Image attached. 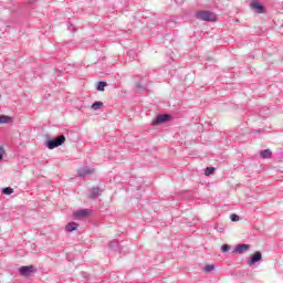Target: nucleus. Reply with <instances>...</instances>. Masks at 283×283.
Instances as JSON below:
<instances>
[{"mask_svg":"<svg viewBox=\"0 0 283 283\" xmlns=\"http://www.w3.org/2000/svg\"><path fill=\"white\" fill-rule=\"evenodd\" d=\"M2 193L4 196H12V193H14V189L10 188V187H7V188H3L2 189Z\"/></svg>","mask_w":283,"mask_h":283,"instance_id":"f3484780","label":"nucleus"},{"mask_svg":"<svg viewBox=\"0 0 283 283\" xmlns=\"http://www.w3.org/2000/svg\"><path fill=\"white\" fill-rule=\"evenodd\" d=\"M36 269L34 265H24L19 269V273L22 274L24 277H29L31 273H34Z\"/></svg>","mask_w":283,"mask_h":283,"instance_id":"423d86ee","label":"nucleus"},{"mask_svg":"<svg viewBox=\"0 0 283 283\" xmlns=\"http://www.w3.org/2000/svg\"><path fill=\"white\" fill-rule=\"evenodd\" d=\"M96 169L90 167V166H84L80 169H77V176L78 178H85V176H92Z\"/></svg>","mask_w":283,"mask_h":283,"instance_id":"7ed1b4c3","label":"nucleus"},{"mask_svg":"<svg viewBox=\"0 0 283 283\" xmlns=\"http://www.w3.org/2000/svg\"><path fill=\"white\" fill-rule=\"evenodd\" d=\"M12 123V117L8 115H0V125Z\"/></svg>","mask_w":283,"mask_h":283,"instance_id":"4468645a","label":"nucleus"},{"mask_svg":"<svg viewBox=\"0 0 283 283\" xmlns=\"http://www.w3.org/2000/svg\"><path fill=\"white\" fill-rule=\"evenodd\" d=\"M66 25L70 32H76V27H74V24H72L70 21L66 22Z\"/></svg>","mask_w":283,"mask_h":283,"instance_id":"412c9836","label":"nucleus"},{"mask_svg":"<svg viewBox=\"0 0 283 283\" xmlns=\"http://www.w3.org/2000/svg\"><path fill=\"white\" fill-rule=\"evenodd\" d=\"M169 120H171V115H168V114L158 115L154 119L153 125H160L163 123H169Z\"/></svg>","mask_w":283,"mask_h":283,"instance_id":"0eeeda50","label":"nucleus"},{"mask_svg":"<svg viewBox=\"0 0 283 283\" xmlns=\"http://www.w3.org/2000/svg\"><path fill=\"white\" fill-rule=\"evenodd\" d=\"M65 143V135L57 136L54 139H50L46 142L48 149H56V147H61Z\"/></svg>","mask_w":283,"mask_h":283,"instance_id":"f03ea898","label":"nucleus"},{"mask_svg":"<svg viewBox=\"0 0 283 283\" xmlns=\"http://www.w3.org/2000/svg\"><path fill=\"white\" fill-rule=\"evenodd\" d=\"M230 219H231L232 222H238V220H240V216H238V214H231V216H230Z\"/></svg>","mask_w":283,"mask_h":283,"instance_id":"5701e85b","label":"nucleus"},{"mask_svg":"<svg viewBox=\"0 0 283 283\" xmlns=\"http://www.w3.org/2000/svg\"><path fill=\"white\" fill-rule=\"evenodd\" d=\"M273 156V151L271 149H264L260 151V158L266 159Z\"/></svg>","mask_w":283,"mask_h":283,"instance_id":"ddd939ff","label":"nucleus"},{"mask_svg":"<svg viewBox=\"0 0 283 283\" xmlns=\"http://www.w3.org/2000/svg\"><path fill=\"white\" fill-rule=\"evenodd\" d=\"M108 249H111V251H118L120 243H118V240H113L108 243Z\"/></svg>","mask_w":283,"mask_h":283,"instance_id":"f8f14e48","label":"nucleus"},{"mask_svg":"<svg viewBox=\"0 0 283 283\" xmlns=\"http://www.w3.org/2000/svg\"><path fill=\"white\" fill-rule=\"evenodd\" d=\"M213 269H216L214 265L208 264L203 268L205 273H211V271H213Z\"/></svg>","mask_w":283,"mask_h":283,"instance_id":"aec40b11","label":"nucleus"},{"mask_svg":"<svg viewBox=\"0 0 283 283\" xmlns=\"http://www.w3.org/2000/svg\"><path fill=\"white\" fill-rule=\"evenodd\" d=\"M135 90H136V92H147V87L140 83H137L135 85Z\"/></svg>","mask_w":283,"mask_h":283,"instance_id":"dca6fc26","label":"nucleus"},{"mask_svg":"<svg viewBox=\"0 0 283 283\" xmlns=\"http://www.w3.org/2000/svg\"><path fill=\"white\" fill-rule=\"evenodd\" d=\"M256 262H262V252L255 251L250 260H248V265L253 266V264H256Z\"/></svg>","mask_w":283,"mask_h":283,"instance_id":"39448f33","label":"nucleus"},{"mask_svg":"<svg viewBox=\"0 0 283 283\" xmlns=\"http://www.w3.org/2000/svg\"><path fill=\"white\" fill-rule=\"evenodd\" d=\"M6 150H3V147L0 146V160H3V154Z\"/></svg>","mask_w":283,"mask_h":283,"instance_id":"393cba45","label":"nucleus"},{"mask_svg":"<svg viewBox=\"0 0 283 283\" xmlns=\"http://www.w3.org/2000/svg\"><path fill=\"white\" fill-rule=\"evenodd\" d=\"M91 107L95 111L101 109V107H103V102H94Z\"/></svg>","mask_w":283,"mask_h":283,"instance_id":"6ab92c4d","label":"nucleus"},{"mask_svg":"<svg viewBox=\"0 0 283 283\" xmlns=\"http://www.w3.org/2000/svg\"><path fill=\"white\" fill-rule=\"evenodd\" d=\"M217 231H219L220 233H222L224 231V229L222 228H217Z\"/></svg>","mask_w":283,"mask_h":283,"instance_id":"a878e982","label":"nucleus"},{"mask_svg":"<svg viewBox=\"0 0 283 283\" xmlns=\"http://www.w3.org/2000/svg\"><path fill=\"white\" fill-rule=\"evenodd\" d=\"M250 6L252 10L256 12V14H264V12H266V9L264 8V6H262V3H260L258 0H252Z\"/></svg>","mask_w":283,"mask_h":283,"instance_id":"20e7f679","label":"nucleus"},{"mask_svg":"<svg viewBox=\"0 0 283 283\" xmlns=\"http://www.w3.org/2000/svg\"><path fill=\"white\" fill-rule=\"evenodd\" d=\"M128 56L129 59H136V51L134 50L128 51Z\"/></svg>","mask_w":283,"mask_h":283,"instance_id":"b1692460","label":"nucleus"},{"mask_svg":"<svg viewBox=\"0 0 283 283\" xmlns=\"http://www.w3.org/2000/svg\"><path fill=\"white\" fill-rule=\"evenodd\" d=\"M196 17L199 21H207V22L216 21L217 19L216 13L211 11H199L197 12Z\"/></svg>","mask_w":283,"mask_h":283,"instance_id":"f257e3e1","label":"nucleus"},{"mask_svg":"<svg viewBox=\"0 0 283 283\" xmlns=\"http://www.w3.org/2000/svg\"><path fill=\"white\" fill-rule=\"evenodd\" d=\"M249 249H251V245L249 244H238L234 250L232 251V253H244V251H249Z\"/></svg>","mask_w":283,"mask_h":283,"instance_id":"1a4fd4ad","label":"nucleus"},{"mask_svg":"<svg viewBox=\"0 0 283 283\" xmlns=\"http://www.w3.org/2000/svg\"><path fill=\"white\" fill-rule=\"evenodd\" d=\"M214 172H216L214 167H207L205 170L206 176H213Z\"/></svg>","mask_w":283,"mask_h":283,"instance_id":"a211bd4d","label":"nucleus"},{"mask_svg":"<svg viewBox=\"0 0 283 283\" xmlns=\"http://www.w3.org/2000/svg\"><path fill=\"white\" fill-rule=\"evenodd\" d=\"M103 190H101V188L98 187H95L91 189L88 198H91L92 200H96V198H98V196H101Z\"/></svg>","mask_w":283,"mask_h":283,"instance_id":"9d476101","label":"nucleus"},{"mask_svg":"<svg viewBox=\"0 0 283 283\" xmlns=\"http://www.w3.org/2000/svg\"><path fill=\"white\" fill-rule=\"evenodd\" d=\"M76 229H78V223L76 222H70L66 224L65 227V232L66 233H72L73 231H76Z\"/></svg>","mask_w":283,"mask_h":283,"instance_id":"9b49d317","label":"nucleus"},{"mask_svg":"<svg viewBox=\"0 0 283 283\" xmlns=\"http://www.w3.org/2000/svg\"><path fill=\"white\" fill-rule=\"evenodd\" d=\"M90 209H81L73 212L74 220H81V218H90Z\"/></svg>","mask_w":283,"mask_h":283,"instance_id":"6e6552de","label":"nucleus"},{"mask_svg":"<svg viewBox=\"0 0 283 283\" xmlns=\"http://www.w3.org/2000/svg\"><path fill=\"white\" fill-rule=\"evenodd\" d=\"M229 251H231V245H229V244H223V245L221 247V252H222V253H227V252H229Z\"/></svg>","mask_w":283,"mask_h":283,"instance_id":"4be33fe9","label":"nucleus"},{"mask_svg":"<svg viewBox=\"0 0 283 283\" xmlns=\"http://www.w3.org/2000/svg\"><path fill=\"white\" fill-rule=\"evenodd\" d=\"M105 87H107V82H98L96 90L97 92H105Z\"/></svg>","mask_w":283,"mask_h":283,"instance_id":"2eb2a0df","label":"nucleus"}]
</instances>
